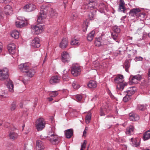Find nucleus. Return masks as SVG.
<instances>
[{"mask_svg":"<svg viewBox=\"0 0 150 150\" xmlns=\"http://www.w3.org/2000/svg\"><path fill=\"white\" fill-rule=\"evenodd\" d=\"M68 45V41L67 38H64L61 42L59 46L62 49H65Z\"/></svg>","mask_w":150,"mask_h":150,"instance_id":"22","label":"nucleus"},{"mask_svg":"<svg viewBox=\"0 0 150 150\" xmlns=\"http://www.w3.org/2000/svg\"><path fill=\"white\" fill-rule=\"evenodd\" d=\"M36 150H44V147L43 143L40 140H38L36 142Z\"/></svg>","mask_w":150,"mask_h":150,"instance_id":"21","label":"nucleus"},{"mask_svg":"<svg viewBox=\"0 0 150 150\" xmlns=\"http://www.w3.org/2000/svg\"><path fill=\"white\" fill-rule=\"evenodd\" d=\"M135 89L134 87H132L130 88V89L128 90L126 93H127L128 96L131 97L132 95H133L135 93Z\"/></svg>","mask_w":150,"mask_h":150,"instance_id":"34","label":"nucleus"},{"mask_svg":"<svg viewBox=\"0 0 150 150\" xmlns=\"http://www.w3.org/2000/svg\"><path fill=\"white\" fill-rule=\"evenodd\" d=\"M124 2L122 0H120V4L119 10L125 13V8L124 6Z\"/></svg>","mask_w":150,"mask_h":150,"instance_id":"31","label":"nucleus"},{"mask_svg":"<svg viewBox=\"0 0 150 150\" xmlns=\"http://www.w3.org/2000/svg\"><path fill=\"white\" fill-rule=\"evenodd\" d=\"M47 16L46 9L44 8L43 9L42 7L40 10V15L38 18V22L40 23H44L45 21V19Z\"/></svg>","mask_w":150,"mask_h":150,"instance_id":"3","label":"nucleus"},{"mask_svg":"<svg viewBox=\"0 0 150 150\" xmlns=\"http://www.w3.org/2000/svg\"><path fill=\"white\" fill-rule=\"evenodd\" d=\"M134 129V127L132 126H130L127 127L126 129V134L128 135L131 134L133 132Z\"/></svg>","mask_w":150,"mask_h":150,"instance_id":"35","label":"nucleus"},{"mask_svg":"<svg viewBox=\"0 0 150 150\" xmlns=\"http://www.w3.org/2000/svg\"><path fill=\"white\" fill-rule=\"evenodd\" d=\"M136 33L140 35V36L141 37L139 39V40L143 39L147 35L146 33V32H144V30L141 28L137 30Z\"/></svg>","mask_w":150,"mask_h":150,"instance_id":"17","label":"nucleus"},{"mask_svg":"<svg viewBox=\"0 0 150 150\" xmlns=\"http://www.w3.org/2000/svg\"><path fill=\"white\" fill-rule=\"evenodd\" d=\"M73 130L72 129L67 130L65 132V136L67 138H70L73 134Z\"/></svg>","mask_w":150,"mask_h":150,"instance_id":"27","label":"nucleus"},{"mask_svg":"<svg viewBox=\"0 0 150 150\" xmlns=\"http://www.w3.org/2000/svg\"><path fill=\"white\" fill-rule=\"evenodd\" d=\"M131 52H132L133 54H136L137 53V52L136 50H134L133 49H132V51H131Z\"/></svg>","mask_w":150,"mask_h":150,"instance_id":"63","label":"nucleus"},{"mask_svg":"<svg viewBox=\"0 0 150 150\" xmlns=\"http://www.w3.org/2000/svg\"><path fill=\"white\" fill-rule=\"evenodd\" d=\"M18 67L21 71L25 73L29 69L28 64L26 63L21 64L18 66Z\"/></svg>","mask_w":150,"mask_h":150,"instance_id":"13","label":"nucleus"},{"mask_svg":"<svg viewBox=\"0 0 150 150\" xmlns=\"http://www.w3.org/2000/svg\"><path fill=\"white\" fill-rule=\"evenodd\" d=\"M86 128L84 130V131L83 132V136H86Z\"/></svg>","mask_w":150,"mask_h":150,"instance_id":"62","label":"nucleus"},{"mask_svg":"<svg viewBox=\"0 0 150 150\" xmlns=\"http://www.w3.org/2000/svg\"><path fill=\"white\" fill-rule=\"evenodd\" d=\"M95 33V31L93 30L88 34L87 36V38L88 40L91 41L93 40Z\"/></svg>","mask_w":150,"mask_h":150,"instance_id":"38","label":"nucleus"},{"mask_svg":"<svg viewBox=\"0 0 150 150\" xmlns=\"http://www.w3.org/2000/svg\"><path fill=\"white\" fill-rule=\"evenodd\" d=\"M3 48V44L2 43L0 42V53L2 51Z\"/></svg>","mask_w":150,"mask_h":150,"instance_id":"58","label":"nucleus"},{"mask_svg":"<svg viewBox=\"0 0 150 150\" xmlns=\"http://www.w3.org/2000/svg\"><path fill=\"white\" fill-rule=\"evenodd\" d=\"M5 97L4 96L0 95V100H3L5 99Z\"/></svg>","mask_w":150,"mask_h":150,"instance_id":"60","label":"nucleus"},{"mask_svg":"<svg viewBox=\"0 0 150 150\" xmlns=\"http://www.w3.org/2000/svg\"><path fill=\"white\" fill-rule=\"evenodd\" d=\"M70 44L72 45L78 46L80 45L79 38H74L71 40Z\"/></svg>","mask_w":150,"mask_h":150,"instance_id":"24","label":"nucleus"},{"mask_svg":"<svg viewBox=\"0 0 150 150\" xmlns=\"http://www.w3.org/2000/svg\"><path fill=\"white\" fill-rule=\"evenodd\" d=\"M129 119L131 121H136L138 120L139 119V116L136 114L130 113L129 114Z\"/></svg>","mask_w":150,"mask_h":150,"instance_id":"26","label":"nucleus"},{"mask_svg":"<svg viewBox=\"0 0 150 150\" xmlns=\"http://www.w3.org/2000/svg\"><path fill=\"white\" fill-rule=\"evenodd\" d=\"M90 9L91 11L88 13V17L90 20H92L96 16V10L95 8L93 10H92V9Z\"/></svg>","mask_w":150,"mask_h":150,"instance_id":"23","label":"nucleus"},{"mask_svg":"<svg viewBox=\"0 0 150 150\" xmlns=\"http://www.w3.org/2000/svg\"><path fill=\"white\" fill-rule=\"evenodd\" d=\"M142 78V76L138 74L133 76L131 80V81L133 83L137 84L141 79Z\"/></svg>","mask_w":150,"mask_h":150,"instance_id":"16","label":"nucleus"},{"mask_svg":"<svg viewBox=\"0 0 150 150\" xmlns=\"http://www.w3.org/2000/svg\"><path fill=\"white\" fill-rule=\"evenodd\" d=\"M8 136L11 139L14 140L17 139L18 137V134L15 132L11 131L9 132Z\"/></svg>","mask_w":150,"mask_h":150,"instance_id":"20","label":"nucleus"},{"mask_svg":"<svg viewBox=\"0 0 150 150\" xmlns=\"http://www.w3.org/2000/svg\"><path fill=\"white\" fill-rule=\"evenodd\" d=\"M17 19L18 21H16L15 23L16 25L17 28H21L28 25L27 22L24 17H18Z\"/></svg>","mask_w":150,"mask_h":150,"instance_id":"6","label":"nucleus"},{"mask_svg":"<svg viewBox=\"0 0 150 150\" xmlns=\"http://www.w3.org/2000/svg\"><path fill=\"white\" fill-rule=\"evenodd\" d=\"M102 44V41L100 38H98L95 42V45L99 47Z\"/></svg>","mask_w":150,"mask_h":150,"instance_id":"41","label":"nucleus"},{"mask_svg":"<svg viewBox=\"0 0 150 150\" xmlns=\"http://www.w3.org/2000/svg\"><path fill=\"white\" fill-rule=\"evenodd\" d=\"M91 114L89 112L85 117V122L87 124H88L91 119Z\"/></svg>","mask_w":150,"mask_h":150,"instance_id":"37","label":"nucleus"},{"mask_svg":"<svg viewBox=\"0 0 150 150\" xmlns=\"http://www.w3.org/2000/svg\"><path fill=\"white\" fill-rule=\"evenodd\" d=\"M131 99V97L128 96L127 94H126L125 96L123 98V101L125 102H126L129 100Z\"/></svg>","mask_w":150,"mask_h":150,"instance_id":"46","label":"nucleus"},{"mask_svg":"<svg viewBox=\"0 0 150 150\" xmlns=\"http://www.w3.org/2000/svg\"><path fill=\"white\" fill-rule=\"evenodd\" d=\"M27 74V75L29 77H32L33 76L35 73V70L33 69H30L27 70L26 72Z\"/></svg>","mask_w":150,"mask_h":150,"instance_id":"29","label":"nucleus"},{"mask_svg":"<svg viewBox=\"0 0 150 150\" xmlns=\"http://www.w3.org/2000/svg\"><path fill=\"white\" fill-rule=\"evenodd\" d=\"M60 80V78L57 76H54L52 77L50 80V83L51 84L59 83Z\"/></svg>","mask_w":150,"mask_h":150,"instance_id":"19","label":"nucleus"},{"mask_svg":"<svg viewBox=\"0 0 150 150\" xmlns=\"http://www.w3.org/2000/svg\"><path fill=\"white\" fill-rule=\"evenodd\" d=\"M58 94V93L57 91H54L50 92L49 94V95L50 97H54L57 96Z\"/></svg>","mask_w":150,"mask_h":150,"instance_id":"43","label":"nucleus"},{"mask_svg":"<svg viewBox=\"0 0 150 150\" xmlns=\"http://www.w3.org/2000/svg\"><path fill=\"white\" fill-rule=\"evenodd\" d=\"M99 11L101 13H105L108 11L107 7L103 4H100L99 5Z\"/></svg>","mask_w":150,"mask_h":150,"instance_id":"18","label":"nucleus"},{"mask_svg":"<svg viewBox=\"0 0 150 150\" xmlns=\"http://www.w3.org/2000/svg\"><path fill=\"white\" fill-rule=\"evenodd\" d=\"M131 141L132 142L133 145L135 147H137L139 146V143H137L136 139H134L133 138H132L131 139Z\"/></svg>","mask_w":150,"mask_h":150,"instance_id":"49","label":"nucleus"},{"mask_svg":"<svg viewBox=\"0 0 150 150\" xmlns=\"http://www.w3.org/2000/svg\"><path fill=\"white\" fill-rule=\"evenodd\" d=\"M22 81L25 85H26L28 83V80H26L24 78L22 80Z\"/></svg>","mask_w":150,"mask_h":150,"instance_id":"57","label":"nucleus"},{"mask_svg":"<svg viewBox=\"0 0 150 150\" xmlns=\"http://www.w3.org/2000/svg\"><path fill=\"white\" fill-rule=\"evenodd\" d=\"M63 80L64 81H66L68 80V77H67L66 78L65 76H63Z\"/></svg>","mask_w":150,"mask_h":150,"instance_id":"61","label":"nucleus"},{"mask_svg":"<svg viewBox=\"0 0 150 150\" xmlns=\"http://www.w3.org/2000/svg\"><path fill=\"white\" fill-rule=\"evenodd\" d=\"M44 25L42 24H38L31 27V30L33 33L35 35H38L43 31Z\"/></svg>","mask_w":150,"mask_h":150,"instance_id":"4","label":"nucleus"},{"mask_svg":"<svg viewBox=\"0 0 150 150\" xmlns=\"http://www.w3.org/2000/svg\"><path fill=\"white\" fill-rule=\"evenodd\" d=\"M48 137L49 138L48 139L52 142H57L58 139L57 136L55 135L54 134H50V135Z\"/></svg>","mask_w":150,"mask_h":150,"instance_id":"25","label":"nucleus"},{"mask_svg":"<svg viewBox=\"0 0 150 150\" xmlns=\"http://www.w3.org/2000/svg\"><path fill=\"white\" fill-rule=\"evenodd\" d=\"M78 17L76 13H73L71 15V18L72 20L76 19Z\"/></svg>","mask_w":150,"mask_h":150,"instance_id":"50","label":"nucleus"},{"mask_svg":"<svg viewBox=\"0 0 150 150\" xmlns=\"http://www.w3.org/2000/svg\"><path fill=\"white\" fill-rule=\"evenodd\" d=\"M88 26V25L87 23H84L83 26H84V27L85 28L86 30H87Z\"/></svg>","mask_w":150,"mask_h":150,"instance_id":"59","label":"nucleus"},{"mask_svg":"<svg viewBox=\"0 0 150 150\" xmlns=\"http://www.w3.org/2000/svg\"><path fill=\"white\" fill-rule=\"evenodd\" d=\"M108 112V110L107 109L106 107H102L100 109V116L105 115V114Z\"/></svg>","mask_w":150,"mask_h":150,"instance_id":"32","label":"nucleus"},{"mask_svg":"<svg viewBox=\"0 0 150 150\" xmlns=\"http://www.w3.org/2000/svg\"><path fill=\"white\" fill-rule=\"evenodd\" d=\"M86 142V141H84L83 144L81 145V148L80 149V150H83V149L85 148Z\"/></svg>","mask_w":150,"mask_h":150,"instance_id":"51","label":"nucleus"},{"mask_svg":"<svg viewBox=\"0 0 150 150\" xmlns=\"http://www.w3.org/2000/svg\"><path fill=\"white\" fill-rule=\"evenodd\" d=\"M76 100L78 102L80 101L82 98V96L81 94H78L76 96Z\"/></svg>","mask_w":150,"mask_h":150,"instance_id":"47","label":"nucleus"},{"mask_svg":"<svg viewBox=\"0 0 150 150\" xmlns=\"http://www.w3.org/2000/svg\"><path fill=\"white\" fill-rule=\"evenodd\" d=\"M114 81L117 84V89L118 90H122L125 86H127V83L124 82L123 75L119 74L115 78Z\"/></svg>","mask_w":150,"mask_h":150,"instance_id":"2","label":"nucleus"},{"mask_svg":"<svg viewBox=\"0 0 150 150\" xmlns=\"http://www.w3.org/2000/svg\"><path fill=\"white\" fill-rule=\"evenodd\" d=\"M97 5V3L96 0H88V3L83 6L82 8L86 10L92 9Z\"/></svg>","mask_w":150,"mask_h":150,"instance_id":"5","label":"nucleus"},{"mask_svg":"<svg viewBox=\"0 0 150 150\" xmlns=\"http://www.w3.org/2000/svg\"><path fill=\"white\" fill-rule=\"evenodd\" d=\"M16 48V47L15 44L13 43L9 44L7 46V48L8 51L11 54L15 53Z\"/></svg>","mask_w":150,"mask_h":150,"instance_id":"15","label":"nucleus"},{"mask_svg":"<svg viewBox=\"0 0 150 150\" xmlns=\"http://www.w3.org/2000/svg\"><path fill=\"white\" fill-rule=\"evenodd\" d=\"M16 104L15 103H13L11 104V111L14 110L16 108Z\"/></svg>","mask_w":150,"mask_h":150,"instance_id":"52","label":"nucleus"},{"mask_svg":"<svg viewBox=\"0 0 150 150\" xmlns=\"http://www.w3.org/2000/svg\"><path fill=\"white\" fill-rule=\"evenodd\" d=\"M72 86L73 88L75 90L78 89L80 86L78 83L76 81H74L72 84Z\"/></svg>","mask_w":150,"mask_h":150,"instance_id":"40","label":"nucleus"},{"mask_svg":"<svg viewBox=\"0 0 150 150\" xmlns=\"http://www.w3.org/2000/svg\"><path fill=\"white\" fill-rule=\"evenodd\" d=\"M44 0H36L37 2L39 3H40L42 2Z\"/></svg>","mask_w":150,"mask_h":150,"instance_id":"64","label":"nucleus"},{"mask_svg":"<svg viewBox=\"0 0 150 150\" xmlns=\"http://www.w3.org/2000/svg\"><path fill=\"white\" fill-rule=\"evenodd\" d=\"M30 45L33 48H38L40 46V44L39 39L38 38H35L32 40Z\"/></svg>","mask_w":150,"mask_h":150,"instance_id":"11","label":"nucleus"},{"mask_svg":"<svg viewBox=\"0 0 150 150\" xmlns=\"http://www.w3.org/2000/svg\"><path fill=\"white\" fill-rule=\"evenodd\" d=\"M113 31L116 33H119L120 31V28L117 25L114 26L113 28Z\"/></svg>","mask_w":150,"mask_h":150,"instance_id":"44","label":"nucleus"},{"mask_svg":"<svg viewBox=\"0 0 150 150\" xmlns=\"http://www.w3.org/2000/svg\"><path fill=\"white\" fill-rule=\"evenodd\" d=\"M61 59L63 62H68L70 59V57L69 54L66 52H63L61 54Z\"/></svg>","mask_w":150,"mask_h":150,"instance_id":"12","label":"nucleus"},{"mask_svg":"<svg viewBox=\"0 0 150 150\" xmlns=\"http://www.w3.org/2000/svg\"><path fill=\"white\" fill-rule=\"evenodd\" d=\"M35 8V6L32 4H27L23 7V10L24 11L28 12L33 11Z\"/></svg>","mask_w":150,"mask_h":150,"instance_id":"10","label":"nucleus"},{"mask_svg":"<svg viewBox=\"0 0 150 150\" xmlns=\"http://www.w3.org/2000/svg\"><path fill=\"white\" fill-rule=\"evenodd\" d=\"M127 51H131L133 49V47L130 45H128L126 48Z\"/></svg>","mask_w":150,"mask_h":150,"instance_id":"53","label":"nucleus"},{"mask_svg":"<svg viewBox=\"0 0 150 150\" xmlns=\"http://www.w3.org/2000/svg\"><path fill=\"white\" fill-rule=\"evenodd\" d=\"M97 83L96 81L93 80L90 81L88 84V86L91 88H95L97 86Z\"/></svg>","mask_w":150,"mask_h":150,"instance_id":"30","label":"nucleus"},{"mask_svg":"<svg viewBox=\"0 0 150 150\" xmlns=\"http://www.w3.org/2000/svg\"><path fill=\"white\" fill-rule=\"evenodd\" d=\"M45 122L44 119L40 118L38 119L36 122L35 127L38 131L42 130L45 127Z\"/></svg>","mask_w":150,"mask_h":150,"instance_id":"7","label":"nucleus"},{"mask_svg":"<svg viewBox=\"0 0 150 150\" xmlns=\"http://www.w3.org/2000/svg\"><path fill=\"white\" fill-rule=\"evenodd\" d=\"M7 86L10 91L11 92H13V82L11 81L10 80H8V83L7 85Z\"/></svg>","mask_w":150,"mask_h":150,"instance_id":"28","label":"nucleus"},{"mask_svg":"<svg viewBox=\"0 0 150 150\" xmlns=\"http://www.w3.org/2000/svg\"><path fill=\"white\" fill-rule=\"evenodd\" d=\"M19 33L16 30H13L11 34V36L15 39H18L19 37Z\"/></svg>","mask_w":150,"mask_h":150,"instance_id":"36","label":"nucleus"},{"mask_svg":"<svg viewBox=\"0 0 150 150\" xmlns=\"http://www.w3.org/2000/svg\"><path fill=\"white\" fill-rule=\"evenodd\" d=\"M109 43L110 42L107 40H105L102 42V44L103 45H108Z\"/></svg>","mask_w":150,"mask_h":150,"instance_id":"55","label":"nucleus"},{"mask_svg":"<svg viewBox=\"0 0 150 150\" xmlns=\"http://www.w3.org/2000/svg\"><path fill=\"white\" fill-rule=\"evenodd\" d=\"M146 106L143 105L139 104L137 105V109L141 110H144L146 108Z\"/></svg>","mask_w":150,"mask_h":150,"instance_id":"45","label":"nucleus"},{"mask_svg":"<svg viewBox=\"0 0 150 150\" xmlns=\"http://www.w3.org/2000/svg\"><path fill=\"white\" fill-rule=\"evenodd\" d=\"M8 69L6 68H4L0 70V79L4 80L8 78Z\"/></svg>","mask_w":150,"mask_h":150,"instance_id":"9","label":"nucleus"},{"mask_svg":"<svg viewBox=\"0 0 150 150\" xmlns=\"http://www.w3.org/2000/svg\"><path fill=\"white\" fill-rule=\"evenodd\" d=\"M129 15L134 19H136L138 20H140L142 21V23L144 22V18L145 16V14L143 11V10L141 8H134L130 10L129 12Z\"/></svg>","mask_w":150,"mask_h":150,"instance_id":"1","label":"nucleus"},{"mask_svg":"<svg viewBox=\"0 0 150 150\" xmlns=\"http://www.w3.org/2000/svg\"><path fill=\"white\" fill-rule=\"evenodd\" d=\"M150 138V131L148 130L144 132L143 135V139L144 141Z\"/></svg>","mask_w":150,"mask_h":150,"instance_id":"33","label":"nucleus"},{"mask_svg":"<svg viewBox=\"0 0 150 150\" xmlns=\"http://www.w3.org/2000/svg\"><path fill=\"white\" fill-rule=\"evenodd\" d=\"M81 71L80 67L77 65H74L72 67L71 72L74 76H76L79 75Z\"/></svg>","mask_w":150,"mask_h":150,"instance_id":"8","label":"nucleus"},{"mask_svg":"<svg viewBox=\"0 0 150 150\" xmlns=\"http://www.w3.org/2000/svg\"><path fill=\"white\" fill-rule=\"evenodd\" d=\"M50 16L51 17H56L57 16V13L55 10L51 8L50 11Z\"/></svg>","mask_w":150,"mask_h":150,"instance_id":"39","label":"nucleus"},{"mask_svg":"<svg viewBox=\"0 0 150 150\" xmlns=\"http://www.w3.org/2000/svg\"><path fill=\"white\" fill-rule=\"evenodd\" d=\"M93 64H94V67L97 69H98L100 68H101L102 66L99 64L98 62L95 61L94 62Z\"/></svg>","mask_w":150,"mask_h":150,"instance_id":"48","label":"nucleus"},{"mask_svg":"<svg viewBox=\"0 0 150 150\" xmlns=\"http://www.w3.org/2000/svg\"><path fill=\"white\" fill-rule=\"evenodd\" d=\"M112 38L116 41L118 43L119 42L117 41H116V40L117 39V36L116 34L115 35H112Z\"/></svg>","mask_w":150,"mask_h":150,"instance_id":"56","label":"nucleus"},{"mask_svg":"<svg viewBox=\"0 0 150 150\" xmlns=\"http://www.w3.org/2000/svg\"><path fill=\"white\" fill-rule=\"evenodd\" d=\"M4 12L6 15H9L13 13V9L10 6L7 5L4 7Z\"/></svg>","mask_w":150,"mask_h":150,"instance_id":"14","label":"nucleus"},{"mask_svg":"<svg viewBox=\"0 0 150 150\" xmlns=\"http://www.w3.org/2000/svg\"><path fill=\"white\" fill-rule=\"evenodd\" d=\"M143 59V58L141 57H136L135 58V60L136 61H142Z\"/></svg>","mask_w":150,"mask_h":150,"instance_id":"54","label":"nucleus"},{"mask_svg":"<svg viewBox=\"0 0 150 150\" xmlns=\"http://www.w3.org/2000/svg\"><path fill=\"white\" fill-rule=\"evenodd\" d=\"M125 69L126 71L127 72H129L128 68L130 66V64L129 62L127 60H126L125 63Z\"/></svg>","mask_w":150,"mask_h":150,"instance_id":"42","label":"nucleus"}]
</instances>
